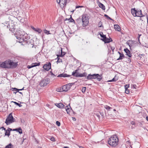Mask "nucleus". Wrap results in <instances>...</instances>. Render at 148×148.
I'll use <instances>...</instances> for the list:
<instances>
[{
    "label": "nucleus",
    "instance_id": "obj_1",
    "mask_svg": "<svg viewBox=\"0 0 148 148\" xmlns=\"http://www.w3.org/2000/svg\"><path fill=\"white\" fill-rule=\"evenodd\" d=\"M29 38L27 35L25 33V34L22 35L21 37L17 38L18 42L20 43H22V45H24L27 44L29 46L32 45V47H33L34 46L33 44H31V43L33 41L32 40L31 42H30V41H28Z\"/></svg>",
    "mask_w": 148,
    "mask_h": 148
},
{
    "label": "nucleus",
    "instance_id": "obj_2",
    "mask_svg": "<svg viewBox=\"0 0 148 148\" xmlns=\"http://www.w3.org/2000/svg\"><path fill=\"white\" fill-rule=\"evenodd\" d=\"M119 139L117 136L113 135L111 136L108 139V143L113 147H116L118 144Z\"/></svg>",
    "mask_w": 148,
    "mask_h": 148
},
{
    "label": "nucleus",
    "instance_id": "obj_3",
    "mask_svg": "<svg viewBox=\"0 0 148 148\" xmlns=\"http://www.w3.org/2000/svg\"><path fill=\"white\" fill-rule=\"evenodd\" d=\"M20 27L19 24H17L16 23L15 24L14 23H10L7 26V27L9 28L10 31L14 34L15 33L16 30L18 29V28Z\"/></svg>",
    "mask_w": 148,
    "mask_h": 148
},
{
    "label": "nucleus",
    "instance_id": "obj_4",
    "mask_svg": "<svg viewBox=\"0 0 148 148\" xmlns=\"http://www.w3.org/2000/svg\"><path fill=\"white\" fill-rule=\"evenodd\" d=\"M12 60H8L1 63L0 65H18V60L17 58H14Z\"/></svg>",
    "mask_w": 148,
    "mask_h": 148
},
{
    "label": "nucleus",
    "instance_id": "obj_5",
    "mask_svg": "<svg viewBox=\"0 0 148 148\" xmlns=\"http://www.w3.org/2000/svg\"><path fill=\"white\" fill-rule=\"evenodd\" d=\"M77 21L79 23L82 21L83 23V26L84 27L86 26L89 23L88 19V17L86 16H82V18H79L77 19Z\"/></svg>",
    "mask_w": 148,
    "mask_h": 148
},
{
    "label": "nucleus",
    "instance_id": "obj_6",
    "mask_svg": "<svg viewBox=\"0 0 148 148\" xmlns=\"http://www.w3.org/2000/svg\"><path fill=\"white\" fill-rule=\"evenodd\" d=\"M15 121V119L13 118L12 113H10L6 119L5 123L7 125H9Z\"/></svg>",
    "mask_w": 148,
    "mask_h": 148
},
{
    "label": "nucleus",
    "instance_id": "obj_7",
    "mask_svg": "<svg viewBox=\"0 0 148 148\" xmlns=\"http://www.w3.org/2000/svg\"><path fill=\"white\" fill-rule=\"evenodd\" d=\"M18 29L16 31L15 33L14 34L15 35H16V36L17 38L21 37L22 35L25 34V32L20 27L18 28Z\"/></svg>",
    "mask_w": 148,
    "mask_h": 148
},
{
    "label": "nucleus",
    "instance_id": "obj_8",
    "mask_svg": "<svg viewBox=\"0 0 148 148\" xmlns=\"http://www.w3.org/2000/svg\"><path fill=\"white\" fill-rule=\"evenodd\" d=\"M50 80L49 79L47 78L41 80L40 83L39 85L41 87H44L47 85L50 82Z\"/></svg>",
    "mask_w": 148,
    "mask_h": 148
},
{
    "label": "nucleus",
    "instance_id": "obj_9",
    "mask_svg": "<svg viewBox=\"0 0 148 148\" xmlns=\"http://www.w3.org/2000/svg\"><path fill=\"white\" fill-rule=\"evenodd\" d=\"M71 86V85L70 84H68L62 86V90H60V91H58V92H61L62 91H67L69 90Z\"/></svg>",
    "mask_w": 148,
    "mask_h": 148
},
{
    "label": "nucleus",
    "instance_id": "obj_10",
    "mask_svg": "<svg viewBox=\"0 0 148 148\" xmlns=\"http://www.w3.org/2000/svg\"><path fill=\"white\" fill-rule=\"evenodd\" d=\"M56 0L58 3H60V6L63 7L66 6V4L70 2V0H59V2L58 0Z\"/></svg>",
    "mask_w": 148,
    "mask_h": 148
},
{
    "label": "nucleus",
    "instance_id": "obj_11",
    "mask_svg": "<svg viewBox=\"0 0 148 148\" xmlns=\"http://www.w3.org/2000/svg\"><path fill=\"white\" fill-rule=\"evenodd\" d=\"M77 70H76L72 73V75L75 77H82L85 76L84 73L81 74L77 72Z\"/></svg>",
    "mask_w": 148,
    "mask_h": 148
},
{
    "label": "nucleus",
    "instance_id": "obj_12",
    "mask_svg": "<svg viewBox=\"0 0 148 148\" xmlns=\"http://www.w3.org/2000/svg\"><path fill=\"white\" fill-rule=\"evenodd\" d=\"M1 128L3 130H4L5 131V135L9 137L10 134V131L12 130V129L8 128V130H6L3 127H2Z\"/></svg>",
    "mask_w": 148,
    "mask_h": 148
},
{
    "label": "nucleus",
    "instance_id": "obj_13",
    "mask_svg": "<svg viewBox=\"0 0 148 148\" xmlns=\"http://www.w3.org/2000/svg\"><path fill=\"white\" fill-rule=\"evenodd\" d=\"M17 65H0L1 68L13 69L16 67Z\"/></svg>",
    "mask_w": 148,
    "mask_h": 148
},
{
    "label": "nucleus",
    "instance_id": "obj_14",
    "mask_svg": "<svg viewBox=\"0 0 148 148\" xmlns=\"http://www.w3.org/2000/svg\"><path fill=\"white\" fill-rule=\"evenodd\" d=\"M93 79L97 78L98 80L99 81H100L102 79V78L101 76L98 74H93Z\"/></svg>",
    "mask_w": 148,
    "mask_h": 148
},
{
    "label": "nucleus",
    "instance_id": "obj_15",
    "mask_svg": "<svg viewBox=\"0 0 148 148\" xmlns=\"http://www.w3.org/2000/svg\"><path fill=\"white\" fill-rule=\"evenodd\" d=\"M137 14L136 16L142 17L145 16V14L143 15L142 12L141 10H136Z\"/></svg>",
    "mask_w": 148,
    "mask_h": 148
},
{
    "label": "nucleus",
    "instance_id": "obj_16",
    "mask_svg": "<svg viewBox=\"0 0 148 148\" xmlns=\"http://www.w3.org/2000/svg\"><path fill=\"white\" fill-rule=\"evenodd\" d=\"M105 43H108L112 41V40L111 38H107L106 37V38L104 39H101Z\"/></svg>",
    "mask_w": 148,
    "mask_h": 148
},
{
    "label": "nucleus",
    "instance_id": "obj_17",
    "mask_svg": "<svg viewBox=\"0 0 148 148\" xmlns=\"http://www.w3.org/2000/svg\"><path fill=\"white\" fill-rule=\"evenodd\" d=\"M55 105L57 107L60 108H64L65 106L64 105L61 103H56Z\"/></svg>",
    "mask_w": 148,
    "mask_h": 148
},
{
    "label": "nucleus",
    "instance_id": "obj_18",
    "mask_svg": "<svg viewBox=\"0 0 148 148\" xmlns=\"http://www.w3.org/2000/svg\"><path fill=\"white\" fill-rule=\"evenodd\" d=\"M124 51L126 53V55L128 56L129 57H131V54L130 53V51L129 49L127 48H126L124 49Z\"/></svg>",
    "mask_w": 148,
    "mask_h": 148
},
{
    "label": "nucleus",
    "instance_id": "obj_19",
    "mask_svg": "<svg viewBox=\"0 0 148 148\" xmlns=\"http://www.w3.org/2000/svg\"><path fill=\"white\" fill-rule=\"evenodd\" d=\"M131 12L134 16H136L137 14V10L135 8H132L131 10Z\"/></svg>",
    "mask_w": 148,
    "mask_h": 148
},
{
    "label": "nucleus",
    "instance_id": "obj_20",
    "mask_svg": "<svg viewBox=\"0 0 148 148\" xmlns=\"http://www.w3.org/2000/svg\"><path fill=\"white\" fill-rule=\"evenodd\" d=\"M64 108H65V109L67 113L68 114H70V111L71 110V109L70 106H65V107H64Z\"/></svg>",
    "mask_w": 148,
    "mask_h": 148
},
{
    "label": "nucleus",
    "instance_id": "obj_21",
    "mask_svg": "<svg viewBox=\"0 0 148 148\" xmlns=\"http://www.w3.org/2000/svg\"><path fill=\"white\" fill-rule=\"evenodd\" d=\"M43 68L46 71H48L51 69V65H43Z\"/></svg>",
    "mask_w": 148,
    "mask_h": 148
},
{
    "label": "nucleus",
    "instance_id": "obj_22",
    "mask_svg": "<svg viewBox=\"0 0 148 148\" xmlns=\"http://www.w3.org/2000/svg\"><path fill=\"white\" fill-rule=\"evenodd\" d=\"M114 29H115L116 31H120L121 29L120 27L118 25L115 24L114 25Z\"/></svg>",
    "mask_w": 148,
    "mask_h": 148
},
{
    "label": "nucleus",
    "instance_id": "obj_23",
    "mask_svg": "<svg viewBox=\"0 0 148 148\" xmlns=\"http://www.w3.org/2000/svg\"><path fill=\"white\" fill-rule=\"evenodd\" d=\"M60 51L61 53L60 54H59V55H58V57H58H62L64 56L65 55V53L64 52H63L62 51V48L61 49V50Z\"/></svg>",
    "mask_w": 148,
    "mask_h": 148
},
{
    "label": "nucleus",
    "instance_id": "obj_24",
    "mask_svg": "<svg viewBox=\"0 0 148 148\" xmlns=\"http://www.w3.org/2000/svg\"><path fill=\"white\" fill-rule=\"evenodd\" d=\"M118 53L120 55V56L119 58L117 59V60H122L124 58V56L123 53H120L119 52H118Z\"/></svg>",
    "mask_w": 148,
    "mask_h": 148
},
{
    "label": "nucleus",
    "instance_id": "obj_25",
    "mask_svg": "<svg viewBox=\"0 0 148 148\" xmlns=\"http://www.w3.org/2000/svg\"><path fill=\"white\" fill-rule=\"evenodd\" d=\"M118 79V77H117L116 76H115L113 78L112 80H109L107 82H115L117 81Z\"/></svg>",
    "mask_w": 148,
    "mask_h": 148
},
{
    "label": "nucleus",
    "instance_id": "obj_26",
    "mask_svg": "<svg viewBox=\"0 0 148 148\" xmlns=\"http://www.w3.org/2000/svg\"><path fill=\"white\" fill-rule=\"evenodd\" d=\"M70 75H67L66 74L64 73H62L60 75H59L58 77H69Z\"/></svg>",
    "mask_w": 148,
    "mask_h": 148
},
{
    "label": "nucleus",
    "instance_id": "obj_27",
    "mask_svg": "<svg viewBox=\"0 0 148 148\" xmlns=\"http://www.w3.org/2000/svg\"><path fill=\"white\" fill-rule=\"evenodd\" d=\"M99 6L101 8H102L103 10L105 9V6L102 3H100L99 4Z\"/></svg>",
    "mask_w": 148,
    "mask_h": 148
},
{
    "label": "nucleus",
    "instance_id": "obj_28",
    "mask_svg": "<svg viewBox=\"0 0 148 148\" xmlns=\"http://www.w3.org/2000/svg\"><path fill=\"white\" fill-rule=\"evenodd\" d=\"M104 108L108 110H110L112 109V108L108 105H106L104 106Z\"/></svg>",
    "mask_w": 148,
    "mask_h": 148
},
{
    "label": "nucleus",
    "instance_id": "obj_29",
    "mask_svg": "<svg viewBox=\"0 0 148 148\" xmlns=\"http://www.w3.org/2000/svg\"><path fill=\"white\" fill-rule=\"evenodd\" d=\"M93 75L89 74L87 77V78L88 79H93Z\"/></svg>",
    "mask_w": 148,
    "mask_h": 148
},
{
    "label": "nucleus",
    "instance_id": "obj_30",
    "mask_svg": "<svg viewBox=\"0 0 148 148\" xmlns=\"http://www.w3.org/2000/svg\"><path fill=\"white\" fill-rule=\"evenodd\" d=\"M5 148H13V146L11 143H10L6 146Z\"/></svg>",
    "mask_w": 148,
    "mask_h": 148
},
{
    "label": "nucleus",
    "instance_id": "obj_31",
    "mask_svg": "<svg viewBox=\"0 0 148 148\" xmlns=\"http://www.w3.org/2000/svg\"><path fill=\"white\" fill-rule=\"evenodd\" d=\"M34 31L38 32L39 33H40L42 32V30L39 28H36V29H35Z\"/></svg>",
    "mask_w": 148,
    "mask_h": 148
},
{
    "label": "nucleus",
    "instance_id": "obj_32",
    "mask_svg": "<svg viewBox=\"0 0 148 148\" xmlns=\"http://www.w3.org/2000/svg\"><path fill=\"white\" fill-rule=\"evenodd\" d=\"M16 129H18V130L17 131H17L20 134H22V130L20 128H16Z\"/></svg>",
    "mask_w": 148,
    "mask_h": 148
},
{
    "label": "nucleus",
    "instance_id": "obj_33",
    "mask_svg": "<svg viewBox=\"0 0 148 148\" xmlns=\"http://www.w3.org/2000/svg\"><path fill=\"white\" fill-rule=\"evenodd\" d=\"M44 33L48 35V34H51L49 33V31H47L45 29L44 31Z\"/></svg>",
    "mask_w": 148,
    "mask_h": 148
},
{
    "label": "nucleus",
    "instance_id": "obj_34",
    "mask_svg": "<svg viewBox=\"0 0 148 148\" xmlns=\"http://www.w3.org/2000/svg\"><path fill=\"white\" fill-rule=\"evenodd\" d=\"M132 42V41L131 40H129L127 42V44L128 45H129L130 47L132 46V45H131V43Z\"/></svg>",
    "mask_w": 148,
    "mask_h": 148
},
{
    "label": "nucleus",
    "instance_id": "obj_35",
    "mask_svg": "<svg viewBox=\"0 0 148 148\" xmlns=\"http://www.w3.org/2000/svg\"><path fill=\"white\" fill-rule=\"evenodd\" d=\"M11 102L14 103L16 105L19 107H21L22 106L20 104L18 103H17L16 102L12 101Z\"/></svg>",
    "mask_w": 148,
    "mask_h": 148
},
{
    "label": "nucleus",
    "instance_id": "obj_36",
    "mask_svg": "<svg viewBox=\"0 0 148 148\" xmlns=\"http://www.w3.org/2000/svg\"><path fill=\"white\" fill-rule=\"evenodd\" d=\"M86 87H83L82 89V92L83 93H84L85 92L86 90Z\"/></svg>",
    "mask_w": 148,
    "mask_h": 148
},
{
    "label": "nucleus",
    "instance_id": "obj_37",
    "mask_svg": "<svg viewBox=\"0 0 148 148\" xmlns=\"http://www.w3.org/2000/svg\"><path fill=\"white\" fill-rule=\"evenodd\" d=\"M104 16L106 17L108 19H110L111 20H112V19L110 17H109L108 15L106 14H105L104 15Z\"/></svg>",
    "mask_w": 148,
    "mask_h": 148
},
{
    "label": "nucleus",
    "instance_id": "obj_38",
    "mask_svg": "<svg viewBox=\"0 0 148 148\" xmlns=\"http://www.w3.org/2000/svg\"><path fill=\"white\" fill-rule=\"evenodd\" d=\"M132 88L133 89H136L137 88V86L135 84H133L132 86Z\"/></svg>",
    "mask_w": 148,
    "mask_h": 148
},
{
    "label": "nucleus",
    "instance_id": "obj_39",
    "mask_svg": "<svg viewBox=\"0 0 148 148\" xmlns=\"http://www.w3.org/2000/svg\"><path fill=\"white\" fill-rule=\"evenodd\" d=\"M37 65H32L31 66L30 65H27V68L28 69H30L32 67L37 66Z\"/></svg>",
    "mask_w": 148,
    "mask_h": 148
},
{
    "label": "nucleus",
    "instance_id": "obj_40",
    "mask_svg": "<svg viewBox=\"0 0 148 148\" xmlns=\"http://www.w3.org/2000/svg\"><path fill=\"white\" fill-rule=\"evenodd\" d=\"M102 25V23L101 21L99 22L98 24V26L99 27H101Z\"/></svg>",
    "mask_w": 148,
    "mask_h": 148
},
{
    "label": "nucleus",
    "instance_id": "obj_41",
    "mask_svg": "<svg viewBox=\"0 0 148 148\" xmlns=\"http://www.w3.org/2000/svg\"><path fill=\"white\" fill-rule=\"evenodd\" d=\"M23 90V88L22 89H17V88H13V90H15V91H17V90Z\"/></svg>",
    "mask_w": 148,
    "mask_h": 148
},
{
    "label": "nucleus",
    "instance_id": "obj_42",
    "mask_svg": "<svg viewBox=\"0 0 148 148\" xmlns=\"http://www.w3.org/2000/svg\"><path fill=\"white\" fill-rule=\"evenodd\" d=\"M125 92L126 93L128 94L129 93V91L127 89H125Z\"/></svg>",
    "mask_w": 148,
    "mask_h": 148
},
{
    "label": "nucleus",
    "instance_id": "obj_43",
    "mask_svg": "<svg viewBox=\"0 0 148 148\" xmlns=\"http://www.w3.org/2000/svg\"><path fill=\"white\" fill-rule=\"evenodd\" d=\"M56 123V124L58 126H60V122L58 121H57Z\"/></svg>",
    "mask_w": 148,
    "mask_h": 148
},
{
    "label": "nucleus",
    "instance_id": "obj_44",
    "mask_svg": "<svg viewBox=\"0 0 148 148\" xmlns=\"http://www.w3.org/2000/svg\"><path fill=\"white\" fill-rule=\"evenodd\" d=\"M62 61V59L58 58V59L57 62H61Z\"/></svg>",
    "mask_w": 148,
    "mask_h": 148
},
{
    "label": "nucleus",
    "instance_id": "obj_45",
    "mask_svg": "<svg viewBox=\"0 0 148 148\" xmlns=\"http://www.w3.org/2000/svg\"><path fill=\"white\" fill-rule=\"evenodd\" d=\"M50 139L52 141H55V139L53 137H51Z\"/></svg>",
    "mask_w": 148,
    "mask_h": 148
},
{
    "label": "nucleus",
    "instance_id": "obj_46",
    "mask_svg": "<svg viewBox=\"0 0 148 148\" xmlns=\"http://www.w3.org/2000/svg\"><path fill=\"white\" fill-rule=\"evenodd\" d=\"M129 87V85H126L125 86V89H127Z\"/></svg>",
    "mask_w": 148,
    "mask_h": 148
},
{
    "label": "nucleus",
    "instance_id": "obj_47",
    "mask_svg": "<svg viewBox=\"0 0 148 148\" xmlns=\"http://www.w3.org/2000/svg\"><path fill=\"white\" fill-rule=\"evenodd\" d=\"M40 63H33L31 65H40Z\"/></svg>",
    "mask_w": 148,
    "mask_h": 148
},
{
    "label": "nucleus",
    "instance_id": "obj_48",
    "mask_svg": "<svg viewBox=\"0 0 148 148\" xmlns=\"http://www.w3.org/2000/svg\"><path fill=\"white\" fill-rule=\"evenodd\" d=\"M106 35L103 34V35L101 37L103 38L102 39H105V38H106Z\"/></svg>",
    "mask_w": 148,
    "mask_h": 148
},
{
    "label": "nucleus",
    "instance_id": "obj_49",
    "mask_svg": "<svg viewBox=\"0 0 148 148\" xmlns=\"http://www.w3.org/2000/svg\"><path fill=\"white\" fill-rule=\"evenodd\" d=\"M99 34L101 37L103 35V34L102 32H100V33Z\"/></svg>",
    "mask_w": 148,
    "mask_h": 148
},
{
    "label": "nucleus",
    "instance_id": "obj_50",
    "mask_svg": "<svg viewBox=\"0 0 148 148\" xmlns=\"http://www.w3.org/2000/svg\"><path fill=\"white\" fill-rule=\"evenodd\" d=\"M71 19L70 20L71 22H72L75 21L71 17Z\"/></svg>",
    "mask_w": 148,
    "mask_h": 148
},
{
    "label": "nucleus",
    "instance_id": "obj_51",
    "mask_svg": "<svg viewBox=\"0 0 148 148\" xmlns=\"http://www.w3.org/2000/svg\"><path fill=\"white\" fill-rule=\"evenodd\" d=\"M32 28L34 31L35 30V29H36V28H34V27L32 26L31 27Z\"/></svg>",
    "mask_w": 148,
    "mask_h": 148
},
{
    "label": "nucleus",
    "instance_id": "obj_52",
    "mask_svg": "<svg viewBox=\"0 0 148 148\" xmlns=\"http://www.w3.org/2000/svg\"><path fill=\"white\" fill-rule=\"evenodd\" d=\"M82 7V6H76V8H79L80 7Z\"/></svg>",
    "mask_w": 148,
    "mask_h": 148
},
{
    "label": "nucleus",
    "instance_id": "obj_53",
    "mask_svg": "<svg viewBox=\"0 0 148 148\" xmlns=\"http://www.w3.org/2000/svg\"><path fill=\"white\" fill-rule=\"evenodd\" d=\"M131 123L132 125H134L135 124V123L133 121Z\"/></svg>",
    "mask_w": 148,
    "mask_h": 148
},
{
    "label": "nucleus",
    "instance_id": "obj_54",
    "mask_svg": "<svg viewBox=\"0 0 148 148\" xmlns=\"http://www.w3.org/2000/svg\"><path fill=\"white\" fill-rule=\"evenodd\" d=\"M60 90H62V88H60V89H59V88L57 89V91H58V90L60 91Z\"/></svg>",
    "mask_w": 148,
    "mask_h": 148
},
{
    "label": "nucleus",
    "instance_id": "obj_55",
    "mask_svg": "<svg viewBox=\"0 0 148 148\" xmlns=\"http://www.w3.org/2000/svg\"><path fill=\"white\" fill-rule=\"evenodd\" d=\"M18 130V129H13L12 130L13 131H17Z\"/></svg>",
    "mask_w": 148,
    "mask_h": 148
},
{
    "label": "nucleus",
    "instance_id": "obj_56",
    "mask_svg": "<svg viewBox=\"0 0 148 148\" xmlns=\"http://www.w3.org/2000/svg\"><path fill=\"white\" fill-rule=\"evenodd\" d=\"M146 119L148 121V116H146Z\"/></svg>",
    "mask_w": 148,
    "mask_h": 148
},
{
    "label": "nucleus",
    "instance_id": "obj_57",
    "mask_svg": "<svg viewBox=\"0 0 148 148\" xmlns=\"http://www.w3.org/2000/svg\"><path fill=\"white\" fill-rule=\"evenodd\" d=\"M52 77H55L56 76L55 75H54V74H53V75H51Z\"/></svg>",
    "mask_w": 148,
    "mask_h": 148
},
{
    "label": "nucleus",
    "instance_id": "obj_58",
    "mask_svg": "<svg viewBox=\"0 0 148 148\" xmlns=\"http://www.w3.org/2000/svg\"><path fill=\"white\" fill-rule=\"evenodd\" d=\"M147 23H148V15H147Z\"/></svg>",
    "mask_w": 148,
    "mask_h": 148
},
{
    "label": "nucleus",
    "instance_id": "obj_59",
    "mask_svg": "<svg viewBox=\"0 0 148 148\" xmlns=\"http://www.w3.org/2000/svg\"><path fill=\"white\" fill-rule=\"evenodd\" d=\"M114 49V48H113V47H111V49L112 50V51H113V50Z\"/></svg>",
    "mask_w": 148,
    "mask_h": 148
},
{
    "label": "nucleus",
    "instance_id": "obj_60",
    "mask_svg": "<svg viewBox=\"0 0 148 148\" xmlns=\"http://www.w3.org/2000/svg\"><path fill=\"white\" fill-rule=\"evenodd\" d=\"M73 120H76V119H75V118L74 117H73Z\"/></svg>",
    "mask_w": 148,
    "mask_h": 148
},
{
    "label": "nucleus",
    "instance_id": "obj_61",
    "mask_svg": "<svg viewBox=\"0 0 148 148\" xmlns=\"http://www.w3.org/2000/svg\"><path fill=\"white\" fill-rule=\"evenodd\" d=\"M140 37H139L138 36V41H140V40H139Z\"/></svg>",
    "mask_w": 148,
    "mask_h": 148
},
{
    "label": "nucleus",
    "instance_id": "obj_62",
    "mask_svg": "<svg viewBox=\"0 0 148 148\" xmlns=\"http://www.w3.org/2000/svg\"><path fill=\"white\" fill-rule=\"evenodd\" d=\"M141 35V34H138V36L139 37H140V36Z\"/></svg>",
    "mask_w": 148,
    "mask_h": 148
},
{
    "label": "nucleus",
    "instance_id": "obj_63",
    "mask_svg": "<svg viewBox=\"0 0 148 148\" xmlns=\"http://www.w3.org/2000/svg\"><path fill=\"white\" fill-rule=\"evenodd\" d=\"M79 148H84V147H82V146H80V147H79Z\"/></svg>",
    "mask_w": 148,
    "mask_h": 148
},
{
    "label": "nucleus",
    "instance_id": "obj_64",
    "mask_svg": "<svg viewBox=\"0 0 148 148\" xmlns=\"http://www.w3.org/2000/svg\"><path fill=\"white\" fill-rule=\"evenodd\" d=\"M64 148H68V147H64Z\"/></svg>",
    "mask_w": 148,
    "mask_h": 148
}]
</instances>
